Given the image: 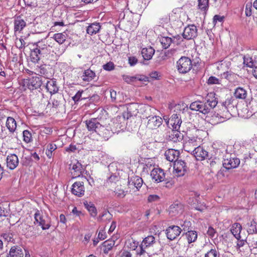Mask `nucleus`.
<instances>
[{"mask_svg": "<svg viewBox=\"0 0 257 257\" xmlns=\"http://www.w3.org/2000/svg\"><path fill=\"white\" fill-rule=\"evenodd\" d=\"M109 119L101 118H91L84 121L87 129L92 133H95L102 139L107 140L111 135V126Z\"/></svg>", "mask_w": 257, "mask_h": 257, "instance_id": "obj_1", "label": "nucleus"}, {"mask_svg": "<svg viewBox=\"0 0 257 257\" xmlns=\"http://www.w3.org/2000/svg\"><path fill=\"white\" fill-rule=\"evenodd\" d=\"M52 40H43L38 41L33 45V49L31 50V59L34 63L38 62L43 57L49 54L52 47Z\"/></svg>", "mask_w": 257, "mask_h": 257, "instance_id": "obj_2", "label": "nucleus"}, {"mask_svg": "<svg viewBox=\"0 0 257 257\" xmlns=\"http://www.w3.org/2000/svg\"><path fill=\"white\" fill-rule=\"evenodd\" d=\"M214 93H210L206 98L205 102L195 101L191 103L190 108L191 110L199 111L201 113L206 114L209 113L217 104L218 101L215 97Z\"/></svg>", "mask_w": 257, "mask_h": 257, "instance_id": "obj_3", "label": "nucleus"}, {"mask_svg": "<svg viewBox=\"0 0 257 257\" xmlns=\"http://www.w3.org/2000/svg\"><path fill=\"white\" fill-rule=\"evenodd\" d=\"M176 67L180 73L186 74L192 68V61L188 57L182 56L177 61Z\"/></svg>", "mask_w": 257, "mask_h": 257, "instance_id": "obj_4", "label": "nucleus"}, {"mask_svg": "<svg viewBox=\"0 0 257 257\" xmlns=\"http://www.w3.org/2000/svg\"><path fill=\"white\" fill-rule=\"evenodd\" d=\"M200 138H198L197 134L196 136H187L183 144L184 150L192 153L193 150L196 149L200 145Z\"/></svg>", "mask_w": 257, "mask_h": 257, "instance_id": "obj_5", "label": "nucleus"}, {"mask_svg": "<svg viewBox=\"0 0 257 257\" xmlns=\"http://www.w3.org/2000/svg\"><path fill=\"white\" fill-rule=\"evenodd\" d=\"M42 84V79L41 77H33L23 81L24 86L32 90L39 88Z\"/></svg>", "mask_w": 257, "mask_h": 257, "instance_id": "obj_6", "label": "nucleus"}, {"mask_svg": "<svg viewBox=\"0 0 257 257\" xmlns=\"http://www.w3.org/2000/svg\"><path fill=\"white\" fill-rule=\"evenodd\" d=\"M35 224H38L41 226L43 230L48 229L51 226V221L49 219L44 218L40 211L36 210L34 214Z\"/></svg>", "mask_w": 257, "mask_h": 257, "instance_id": "obj_7", "label": "nucleus"}, {"mask_svg": "<svg viewBox=\"0 0 257 257\" xmlns=\"http://www.w3.org/2000/svg\"><path fill=\"white\" fill-rule=\"evenodd\" d=\"M183 37L187 40L192 39L197 36V29L194 25H189L185 28L182 34Z\"/></svg>", "mask_w": 257, "mask_h": 257, "instance_id": "obj_8", "label": "nucleus"}, {"mask_svg": "<svg viewBox=\"0 0 257 257\" xmlns=\"http://www.w3.org/2000/svg\"><path fill=\"white\" fill-rule=\"evenodd\" d=\"M182 231L180 227L177 225H172L168 227L166 230V234L168 239L173 240L178 236Z\"/></svg>", "mask_w": 257, "mask_h": 257, "instance_id": "obj_9", "label": "nucleus"}, {"mask_svg": "<svg viewBox=\"0 0 257 257\" xmlns=\"http://www.w3.org/2000/svg\"><path fill=\"white\" fill-rule=\"evenodd\" d=\"M234 100L232 99H227L222 103V109L224 111L226 110L227 114L225 115L226 118H229L232 113L235 110V104L234 103Z\"/></svg>", "mask_w": 257, "mask_h": 257, "instance_id": "obj_10", "label": "nucleus"}, {"mask_svg": "<svg viewBox=\"0 0 257 257\" xmlns=\"http://www.w3.org/2000/svg\"><path fill=\"white\" fill-rule=\"evenodd\" d=\"M151 176L152 180L156 183L161 182L165 179V173L160 168H154L151 172Z\"/></svg>", "mask_w": 257, "mask_h": 257, "instance_id": "obj_11", "label": "nucleus"}, {"mask_svg": "<svg viewBox=\"0 0 257 257\" xmlns=\"http://www.w3.org/2000/svg\"><path fill=\"white\" fill-rule=\"evenodd\" d=\"M186 163L181 160H176L174 163V169L178 176H183L187 171Z\"/></svg>", "mask_w": 257, "mask_h": 257, "instance_id": "obj_12", "label": "nucleus"}, {"mask_svg": "<svg viewBox=\"0 0 257 257\" xmlns=\"http://www.w3.org/2000/svg\"><path fill=\"white\" fill-rule=\"evenodd\" d=\"M240 164V160L236 157H230L224 160L222 165L227 170L237 168Z\"/></svg>", "mask_w": 257, "mask_h": 257, "instance_id": "obj_13", "label": "nucleus"}, {"mask_svg": "<svg viewBox=\"0 0 257 257\" xmlns=\"http://www.w3.org/2000/svg\"><path fill=\"white\" fill-rule=\"evenodd\" d=\"M162 118L156 114L148 119L147 126L151 130L156 129L162 124Z\"/></svg>", "mask_w": 257, "mask_h": 257, "instance_id": "obj_14", "label": "nucleus"}, {"mask_svg": "<svg viewBox=\"0 0 257 257\" xmlns=\"http://www.w3.org/2000/svg\"><path fill=\"white\" fill-rule=\"evenodd\" d=\"M70 166L72 178H76L80 177L83 171L82 164L77 161L75 163L71 164Z\"/></svg>", "mask_w": 257, "mask_h": 257, "instance_id": "obj_15", "label": "nucleus"}, {"mask_svg": "<svg viewBox=\"0 0 257 257\" xmlns=\"http://www.w3.org/2000/svg\"><path fill=\"white\" fill-rule=\"evenodd\" d=\"M114 128L112 129L111 134L114 132H118L120 130L123 129L125 124V116H117L113 120Z\"/></svg>", "mask_w": 257, "mask_h": 257, "instance_id": "obj_16", "label": "nucleus"}, {"mask_svg": "<svg viewBox=\"0 0 257 257\" xmlns=\"http://www.w3.org/2000/svg\"><path fill=\"white\" fill-rule=\"evenodd\" d=\"M168 123L172 125L173 130H178L182 123L181 115L179 113H174L168 120Z\"/></svg>", "mask_w": 257, "mask_h": 257, "instance_id": "obj_17", "label": "nucleus"}, {"mask_svg": "<svg viewBox=\"0 0 257 257\" xmlns=\"http://www.w3.org/2000/svg\"><path fill=\"white\" fill-rule=\"evenodd\" d=\"M196 160L201 161L209 157L208 153L202 147L199 146L192 152Z\"/></svg>", "mask_w": 257, "mask_h": 257, "instance_id": "obj_18", "label": "nucleus"}, {"mask_svg": "<svg viewBox=\"0 0 257 257\" xmlns=\"http://www.w3.org/2000/svg\"><path fill=\"white\" fill-rule=\"evenodd\" d=\"M85 190L84 183L82 181L75 182L72 185V193L78 196L84 195Z\"/></svg>", "mask_w": 257, "mask_h": 257, "instance_id": "obj_19", "label": "nucleus"}, {"mask_svg": "<svg viewBox=\"0 0 257 257\" xmlns=\"http://www.w3.org/2000/svg\"><path fill=\"white\" fill-rule=\"evenodd\" d=\"M141 111L143 117L149 119L151 117L156 114V110L150 105H146L141 107Z\"/></svg>", "mask_w": 257, "mask_h": 257, "instance_id": "obj_20", "label": "nucleus"}, {"mask_svg": "<svg viewBox=\"0 0 257 257\" xmlns=\"http://www.w3.org/2000/svg\"><path fill=\"white\" fill-rule=\"evenodd\" d=\"M19 164V159L18 156L12 154L9 155L7 157V165L11 170L15 169Z\"/></svg>", "mask_w": 257, "mask_h": 257, "instance_id": "obj_21", "label": "nucleus"}, {"mask_svg": "<svg viewBox=\"0 0 257 257\" xmlns=\"http://www.w3.org/2000/svg\"><path fill=\"white\" fill-rule=\"evenodd\" d=\"M179 151L174 149H168L165 153L166 159L170 162H175L178 160L179 156Z\"/></svg>", "mask_w": 257, "mask_h": 257, "instance_id": "obj_22", "label": "nucleus"}, {"mask_svg": "<svg viewBox=\"0 0 257 257\" xmlns=\"http://www.w3.org/2000/svg\"><path fill=\"white\" fill-rule=\"evenodd\" d=\"M143 183V179L141 177L135 176L131 177L128 180V185L130 188L134 186L137 190H139L142 187Z\"/></svg>", "mask_w": 257, "mask_h": 257, "instance_id": "obj_23", "label": "nucleus"}, {"mask_svg": "<svg viewBox=\"0 0 257 257\" xmlns=\"http://www.w3.org/2000/svg\"><path fill=\"white\" fill-rule=\"evenodd\" d=\"M183 211L182 205L181 204H174L171 205L169 209V214L172 216H175L181 214Z\"/></svg>", "mask_w": 257, "mask_h": 257, "instance_id": "obj_24", "label": "nucleus"}, {"mask_svg": "<svg viewBox=\"0 0 257 257\" xmlns=\"http://www.w3.org/2000/svg\"><path fill=\"white\" fill-rule=\"evenodd\" d=\"M26 26V22L20 17H17L14 22V31L15 33L21 32L22 30Z\"/></svg>", "mask_w": 257, "mask_h": 257, "instance_id": "obj_25", "label": "nucleus"}, {"mask_svg": "<svg viewBox=\"0 0 257 257\" xmlns=\"http://www.w3.org/2000/svg\"><path fill=\"white\" fill-rule=\"evenodd\" d=\"M46 88L51 94H54L58 91V87L56 81L53 79L47 80L46 84Z\"/></svg>", "mask_w": 257, "mask_h": 257, "instance_id": "obj_26", "label": "nucleus"}, {"mask_svg": "<svg viewBox=\"0 0 257 257\" xmlns=\"http://www.w3.org/2000/svg\"><path fill=\"white\" fill-rule=\"evenodd\" d=\"M183 235H185L189 244L195 242L198 237L197 232L192 230L186 232Z\"/></svg>", "mask_w": 257, "mask_h": 257, "instance_id": "obj_27", "label": "nucleus"}, {"mask_svg": "<svg viewBox=\"0 0 257 257\" xmlns=\"http://www.w3.org/2000/svg\"><path fill=\"white\" fill-rule=\"evenodd\" d=\"M169 139L174 143L180 142L183 139V135L178 130H173Z\"/></svg>", "mask_w": 257, "mask_h": 257, "instance_id": "obj_28", "label": "nucleus"}, {"mask_svg": "<svg viewBox=\"0 0 257 257\" xmlns=\"http://www.w3.org/2000/svg\"><path fill=\"white\" fill-rule=\"evenodd\" d=\"M242 229L241 225L239 223H234L232 224L230 231L233 236L237 239H240V235Z\"/></svg>", "mask_w": 257, "mask_h": 257, "instance_id": "obj_29", "label": "nucleus"}, {"mask_svg": "<svg viewBox=\"0 0 257 257\" xmlns=\"http://www.w3.org/2000/svg\"><path fill=\"white\" fill-rule=\"evenodd\" d=\"M101 28V26L98 23H94L89 25L86 29L87 33L90 35H93L97 33Z\"/></svg>", "mask_w": 257, "mask_h": 257, "instance_id": "obj_30", "label": "nucleus"}, {"mask_svg": "<svg viewBox=\"0 0 257 257\" xmlns=\"http://www.w3.org/2000/svg\"><path fill=\"white\" fill-rule=\"evenodd\" d=\"M155 53V50L151 47L145 48L142 50L141 53L145 60H150Z\"/></svg>", "mask_w": 257, "mask_h": 257, "instance_id": "obj_31", "label": "nucleus"}, {"mask_svg": "<svg viewBox=\"0 0 257 257\" xmlns=\"http://www.w3.org/2000/svg\"><path fill=\"white\" fill-rule=\"evenodd\" d=\"M9 255L10 257H23L24 253L21 247L18 246H14L11 247Z\"/></svg>", "mask_w": 257, "mask_h": 257, "instance_id": "obj_32", "label": "nucleus"}, {"mask_svg": "<svg viewBox=\"0 0 257 257\" xmlns=\"http://www.w3.org/2000/svg\"><path fill=\"white\" fill-rule=\"evenodd\" d=\"M171 108L174 109V111L176 112V113H183L185 111L188 110L187 105L183 102H180L178 104H175L173 106H171Z\"/></svg>", "mask_w": 257, "mask_h": 257, "instance_id": "obj_33", "label": "nucleus"}, {"mask_svg": "<svg viewBox=\"0 0 257 257\" xmlns=\"http://www.w3.org/2000/svg\"><path fill=\"white\" fill-rule=\"evenodd\" d=\"M6 126L11 133H14L17 127L15 119L12 117H8L6 121Z\"/></svg>", "mask_w": 257, "mask_h": 257, "instance_id": "obj_34", "label": "nucleus"}, {"mask_svg": "<svg viewBox=\"0 0 257 257\" xmlns=\"http://www.w3.org/2000/svg\"><path fill=\"white\" fill-rule=\"evenodd\" d=\"M95 77V73L90 69L85 70L81 78L85 81H90Z\"/></svg>", "mask_w": 257, "mask_h": 257, "instance_id": "obj_35", "label": "nucleus"}, {"mask_svg": "<svg viewBox=\"0 0 257 257\" xmlns=\"http://www.w3.org/2000/svg\"><path fill=\"white\" fill-rule=\"evenodd\" d=\"M115 244V241L113 240H106L102 243L103 251L105 254H107L111 250Z\"/></svg>", "mask_w": 257, "mask_h": 257, "instance_id": "obj_36", "label": "nucleus"}, {"mask_svg": "<svg viewBox=\"0 0 257 257\" xmlns=\"http://www.w3.org/2000/svg\"><path fill=\"white\" fill-rule=\"evenodd\" d=\"M234 95L236 98L245 99L247 95V91L242 87H238L235 89Z\"/></svg>", "mask_w": 257, "mask_h": 257, "instance_id": "obj_37", "label": "nucleus"}, {"mask_svg": "<svg viewBox=\"0 0 257 257\" xmlns=\"http://www.w3.org/2000/svg\"><path fill=\"white\" fill-rule=\"evenodd\" d=\"M155 242V237L153 235H149L143 239L141 243L144 245L145 247H148L152 246Z\"/></svg>", "mask_w": 257, "mask_h": 257, "instance_id": "obj_38", "label": "nucleus"}, {"mask_svg": "<svg viewBox=\"0 0 257 257\" xmlns=\"http://www.w3.org/2000/svg\"><path fill=\"white\" fill-rule=\"evenodd\" d=\"M247 107L250 111L251 113H254L257 111V101L252 98L249 102L246 101Z\"/></svg>", "mask_w": 257, "mask_h": 257, "instance_id": "obj_39", "label": "nucleus"}, {"mask_svg": "<svg viewBox=\"0 0 257 257\" xmlns=\"http://www.w3.org/2000/svg\"><path fill=\"white\" fill-rule=\"evenodd\" d=\"M67 35L63 33H56L53 35V38L59 44H62L66 40Z\"/></svg>", "mask_w": 257, "mask_h": 257, "instance_id": "obj_40", "label": "nucleus"}, {"mask_svg": "<svg viewBox=\"0 0 257 257\" xmlns=\"http://www.w3.org/2000/svg\"><path fill=\"white\" fill-rule=\"evenodd\" d=\"M160 42H161L162 47L164 49L168 48L171 45L172 43H173V39L169 37H162L160 38Z\"/></svg>", "mask_w": 257, "mask_h": 257, "instance_id": "obj_41", "label": "nucleus"}, {"mask_svg": "<svg viewBox=\"0 0 257 257\" xmlns=\"http://www.w3.org/2000/svg\"><path fill=\"white\" fill-rule=\"evenodd\" d=\"M112 215L108 211H104L101 215H99L97 220L100 222H106L110 221Z\"/></svg>", "mask_w": 257, "mask_h": 257, "instance_id": "obj_42", "label": "nucleus"}, {"mask_svg": "<svg viewBox=\"0 0 257 257\" xmlns=\"http://www.w3.org/2000/svg\"><path fill=\"white\" fill-rule=\"evenodd\" d=\"M46 67V65H42L37 70V71L39 74L43 76L44 78L46 79H50V77H52V75L50 74L51 73H48Z\"/></svg>", "mask_w": 257, "mask_h": 257, "instance_id": "obj_43", "label": "nucleus"}, {"mask_svg": "<svg viewBox=\"0 0 257 257\" xmlns=\"http://www.w3.org/2000/svg\"><path fill=\"white\" fill-rule=\"evenodd\" d=\"M248 229L247 232L249 234H253L257 233V223L253 220L250 222L247 223Z\"/></svg>", "mask_w": 257, "mask_h": 257, "instance_id": "obj_44", "label": "nucleus"}, {"mask_svg": "<svg viewBox=\"0 0 257 257\" xmlns=\"http://www.w3.org/2000/svg\"><path fill=\"white\" fill-rule=\"evenodd\" d=\"M57 146L55 144L50 143L47 146L46 154L49 158L52 157V153L57 149Z\"/></svg>", "mask_w": 257, "mask_h": 257, "instance_id": "obj_45", "label": "nucleus"}, {"mask_svg": "<svg viewBox=\"0 0 257 257\" xmlns=\"http://www.w3.org/2000/svg\"><path fill=\"white\" fill-rule=\"evenodd\" d=\"M243 64L248 67L252 68L254 67V62H253L252 58L248 55L244 56Z\"/></svg>", "mask_w": 257, "mask_h": 257, "instance_id": "obj_46", "label": "nucleus"}, {"mask_svg": "<svg viewBox=\"0 0 257 257\" xmlns=\"http://www.w3.org/2000/svg\"><path fill=\"white\" fill-rule=\"evenodd\" d=\"M198 8L203 11H206L208 9L209 0H198Z\"/></svg>", "mask_w": 257, "mask_h": 257, "instance_id": "obj_47", "label": "nucleus"}, {"mask_svg": "<svg viewBox=\"0 0 257 257\" xmlns=\"http://www.w3.org/2000/svg\"><path fill=\"white\" fill-rule=\"evenodd\" d=\"M85 205L88 211L90 212L91 216L92 217L96 216L97 215V210L95 206L92 204L89 205L88 204H85Z\"/></svg>", "mask_w": 257, "mask_h": 257, "instance_id": "obj_48", "label": "nucleus"}, {"mask_svg": "<svg viewBox=\"0 0 257 257\" xmlns=\"http://www.w3.org/2000/svg\"><path fill=\"white\" fill-rule=\"evenodd\" d=\"M191 225L192 223L190 221L187 220L184 221L183 223L181 224V227L182 228H181L182 231L187 232L191 230L192 228Z\"/></svg>", "mask_w": 257, "mask_h": 257, "instance_id": "obj_49", "label": "nucleus"}, {"mask_svg": "<svg viewBox=\"0 0 257 257\" xmlns=\"http://www.w3.org/2000/svg\"><path fill=\"white\" fill-rule=\"evenodd\" d=\"M103 69L106 71H111L114 69L115 65L112 62L109 61L102 66Z\"/></svg>", "mask_w": 257, "mask_h": 257, "instance_id": "obj_50", "label": "nucleus"}, {"mask_svg": "<svg viewBox=\"0 0 257 257\" xmlns=\"http://www.w3.org/2000/svg\"><path fill=\"white\" fill-rule=\"evenodd\" d=\"M24 141L27 143H30L31 141L32 135L30 132L28 130L23 131Z\"/></svg>", "mask_w": 257, "mask_h": 257, "instance_id": "obj_51", "label": "nucleus"}, {"mask_svg": "<svg viewBox=\"0 0 257 257\" xmlns=\"http://www.w3.org/2000/svg\"><path fill=\"white\" fill-rule=\"evenodd\" d=\"M83 92L84 91L83 90L78 91L76 93V94L72 97L73 100L75 102H77V101H79L80 100L85 99L86 98V97H83L81 98V97L82 96V94L83 93Z\"/></svg>", "mask_w": 257, "mask_h": 257, "instance_id": "obj_52", "label": "nucleus"}, {"mask_svg": "<svg viewBox=\"0 0 257 257\" xmlns=\"http://www.w3.org/2000/svg\"><path fill=\"white\" fill-rule=\"evenodd\" d=\"M115 195L120 198H123L124 197L126 194L125 192L122 189H121L120 188H119L118 187H117L115 188V191H114Z\"/></svg>", "mask_w": 257, "mask_h": 257, "instance_id": "obj_53", "label": "nucleus"}, {"mask_svg": "<svg viewBox=\"0 0 257 257\" xmlns=\"http://www.w3.org/2000/svg\"><path fill=\"white\" fill-rule=\"evenodd\" d=\"M123 80L127 83H131L133 82H136V76H130L128 75H123Z\"/></svg>", "mask_w": 257, "mask_h": 257, "instance_id": "obj_54", "label": "nucleus"}, {"mask_svg": "<svg viewBox=\"0 0 257 257\" xmlns=\"http://www.w3.org/2000/svg\"><path fill=\"white\" fill-rule=\"evenodd\" d=\"M205 257H219L217 251L215 249H210L205 254Z\"/></svg>", "mask_w": 257, "mask_h": 257, "instance_id": "obj_55", "label": "nucleus"}, {"mask_svg": "<svg viewBox=\"0 0 257 257\" xmlns=\"http://www.w3.org/2000/svg\"><path fill=\"white\" fill-rule=\"evenodd\" d=\"M2 236L8 242L12 241L13 240V234L12 233H5Z\"/></svg>", "mask_w": 257, "mask_h": 257, "instance_id": "obj_56", "label": "nucleus"}, {"mask_svg": "<svg viewBox=\"0 0 257 257\" xmlns=\"http://www.w3.org/2000/svg\"><path fill=\"white\" fill-rule=\"evenodd\" d=\"M136 80L137 81H148L149 78L147 76L143 75H136Z\"/></svg>", "mask_w": 257, "mask_h": 257, "instance_id": "obj_57", "label": "nucleus"}, {"mask_svg": "<svg viewBox=\"0 0 257 257\" xmlns=\"http://www.w3.org/2000/svg\"><path fill=\"white\" fill-rule=\"evenodd\" d=\"M209 84H218L219 83V80L214 76H211L209 78L207 81Z\"/></svg>", "mask_w": 257, "mask_h": 257, "instance_id": "obj_58", "label": "nucleus"}, {"mask_svg": "<svg viewBox=\"0 0 257 257\" xmlns=\"http://www.w3.org/2000/svg\"><path fill=\"white\" fill-rule=\"evenodd\" d=\"M25 5L27 6L31 7H35L36 5V2H34L33 0H24Z\"/></svg>", "mask_w": 257, "mask_h": 257, "instance_id": "obj_59", "label": "nucleus"}, {"mask_svg": "<svg viewBox=\"0 0 257 257\" xmlns=\"http://www.w3.org/2000/svg\"><path fill=\"white\" fill-rule=\"evenodd\" d=\"M138 62V59L135 57H130L128 58V63L131 66L136 65Z\"/></svg>", "mask_w": 257, "mask_h": 257, "instance_id": "obj_60", "label": "nucleus"}, {"mask_svg": "<svg viewBox=\"0 0 257 257\" xmlns=\"http://www.w3.org/2000/svg\"><path fill=\"white\" fill-rule=\"evenodd\" d=\"M159 199V197L157 195H150L149 196L148 200L149 202L156 201Z\"/></svg>", "mask_w": 257, "mask_h": 257, "instance_id": "obj_61", "label": "nucleus"}, {"mask_svg": "<svg viewBox=\"0 0 257 257\" xmlns=\"http://www.w3.org/2000/svg\"><path fill=\"white\" fill-rule=\"evenodd\" d=\"M146 248L141 243L140 245V250L137 251V254L140 256L144 254L146 252L145 248Z\"/></svg>", "mask_w": 257, "mask_h": 257, "instance_id": "obj_62", "label": "nucleus"}, {"mask_svg": "<svg viewBox=\"0 0 257 257\" xmlns=\"http://www.w3.org/2000/svg\"><path fill=\"white\" fill-rule=\"evenodd\" d=\"M223 17L216 15L213 17V23L216 24L217 21L221 22L223 21Z\"/></svg>", "mask_w": 257, "mask_h": 257, "instance_id": "obj_63", "label": "nucleus"}, {"mask_svg": "<svg viewBox=\"0 0 257 257\" xmlns=\"http://www.w3.org/2000/svg\"><path fill=\"white\" fill-rule=\"evenodd\" d=\"M215 233L216 232L213 227H209L208 228L207 233L209 236L213 237Z\"/></svg>", "mask_w": 257, "mask_h": 257, "instance_id": "obj_64", "label": "nucleus"}]
</instances>
